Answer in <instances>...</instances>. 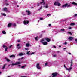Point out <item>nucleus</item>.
Returning a JSON list of instances; mask_svg holds the SVG:
<instances>
[{"instance_id": "obj_1", "label": "nucleus", "mask_w": 77, "mask_h": 77, "mask_svg": "<svg viewBox=\"0 0 77 77\" xmlns=\"http://www.w3.org/2000/svg\"><path fill=\"white\" fill-rule=\"evenodd\" d=\"M58 74L57 73L55 72L52 74L51 76H50L49 77H56Z\"/></svg>"}, {"instance_id": "obj_2", "label": "nucleus", "mask_w": 77, "mask_h": 77, "mask_svg": "<svg viewBox=\"0 0 77 77\" xmlns=\"http://www.w3.org/2000/svg\"><path fill=\"white\" fill-rule=\"evenodd\" d=\"M44 39H42L41 41V42L43 45H47V42H44Z\"/></svg>"}, {"instance_id": "obj_3", "label": "nucleus", "mask_w": 77, "mask_h": 77, "mask_svg": "<svg viewBox=\"0 0 77 77\" xmlns=\"http://www.w3.org/2000/svg\"><path fill=\"white\" fill-rule=\"evenodd\" d=\"M29 22L25 20L23 21V24H24L25 25H27V24H29Z\"/></svg>"}, {"instance_id": "obj_4", "label": "nucleus", "mask_w": 77, "mask_h": 77, "mask_svg": "<svg viewBox=\"0 0 77 77\" xmlns=\"http://www.w3.org/2000/svg\"><path fill=\"white\" fill-rule=\"evenodd\" d=\"M54 5L55 6H56V5H58V6H60V4L58 2H55L54 3Z\"/></svg>"}, {"instance_id": "obj_5", "label": "nucleus", "mask_w": 77, "mask_h": 77, "mask_svg": "<svg viewBox=\"0 0 77 77\" xmlns=\"http://www.w3.org/2000/svg\"><path fill=\"white\" fill-rule=\"evenodd\" d=\"M21 63L20 62H17L15 64L12 63L11 65H19V64H20Z\"/></svg>"}, {"instance_id": "obj_6", "label": "nucleus", "mask_w": 77, "mask_h": 77, "mask_svg": "<svg viewBox=\"0 0 77 77\" xmlns=\"http://www.w3.org/2000/svg\"><path fill=\"white\" fill-rule=\"evenodd\" d=\"M64 67L66 68V70H68V71H71V69H72V67H70L69 69H68L65 66V65H64Z\"/></svg>"}, {"instance_id": "obj_7", "label": "nucleus", "mask_w": 77, "mask_h": 77, "mask_svg": "<svg viewBox=\"0 0 77 77\" xmlns=\"http://www.w3.org/2000/svg\"><path fill=\"white\" fill-rule=\"evenodd\" d=\"M36 67L37 68V69H41V67L39 66V63L37 64Z\"/></svg>"}, {"instance_id": "obj_8", "label": "nucleus", "mask_w": 77, "mask_h": 77, "mask_svg": "<svg viewBox=\"0 0 77 77\" xmlns=\"http://www.w3.org/2000/svg\"><path fill=\"white\" fill-rule=\"evenodd\" d=\"M10 57H12L13 59H14L15 57V56L14 55H12L10 56Z\"/></svg>"}, {"instance_id": "obj_9", "label": "nucleus", "mask_w": 77, "mask_h": 77, "mask_svg": "<svg viewBox=\"0 0 77 77\" xmlns=\"http://www.w3.org/2000/svg\"><path fill=\"white\" fill-rule=\"evenodd\" d=\"M45 40H47V42H50V39L48 38H45Z\"/></svg>"}, {"instance_id": "obj_10", "label": "nucleus", "mask_w": 77, "mask_h": 77, "mask_svg": "<svg viewBox=\"0 0 77 77\" xmlns=\"http://www.w3.org/2000/svg\"><path fill=\"white\" fill-rule=\"evenodd\" d=\"M19 46H20V44H17V47L18 49H20V48H21V47H19Z\"/></svg>"}, {"instance_id": "obj_11", "label": "nucleus", "mask_w": 77, "mask_h": 77, "mask_svg": "<svg viewBox=\"0 0 77 77\" xmlns=\"http://www.w3.org/2000/svg\"><path fill=\"white\" fill-rule=\"evenodd\" d=\"M27 13L28 14V15H30V12L29 10H27L26 11Z\"/></svg>"}, {"instance_id": "obj_12", "label": "nucleus", "mask_w": 77, "mask_h": 77, "mask_svg": "<svg viewBox=\"0 0 77 77\" xmlns=\"http://www.w3.org/2000/svg\"><path fill=\"white\" fill-rule=\"evenodd\" d=\"M68 6V4L66 3V4H64V5H63L62 6V7H66V6Z\"/></svg>"}, {"instance_id": "obj_13", "label": "nucleus", "mask_w": 77, "mask_h": 77, "mask_svg": "<svg viewBox=\"0 0 77 77\" xmlns=\"http://www.w3.org/2000/svg\"><path fill=\"white\" fill-rule=\"evenodd\" d=\"M41 4H42V3H43V5H45V2H44V0H42V2H40Z\"/></svg>"}, {"instance_id": "obj_14", "label": "nucleus", "mask_w": 77, "mask_h": 77, "mask_svg": "<svg viewBox=\"0 0 77 77\" xmlns=\"http://www.w3.org/2000/svg\"><path fill=\"white\" fill-rule=\"evenodd\" d=\"M24 54L22 53H20L19 54V56H23L24 55Z\"/></svg>"}, {"instance_id": "obj_15", "label": "nucleus", "mask_w": 77, "mask_h": 77, "mask_svg": "<svg viewBox=\"0 0 77 77\" xmlns=\"http://www.w3.org/2000/svg\"><path fill=\"white\" fill-rule=\"evenodd\" d=\"M69 40H72L73 39V38L71 37H69Z\"/></svg>"}, {"instance_id": "obj_16", "label": "nucleus", "mask_w": 77, "mask_h": 77, "mask_svg": "<svg viewBox=\"0 0 77 77\" xmlns=\"http://www.w3.org/2000/svg\"><path fill=\"white\" fill-rule=\"evenodd\" d=\"M11 25H12L11 23H9L8 25V27H10L11 26Z\"/></svg>"}, {"instance_id": "obj_17", "label": "nucleus", "mask_w": 77, "mask_h": 77, "mask_svg": "<svg viewBox=\"0 0 77 77\" xmlns=\"http://www.w3.org/2000/svg\"><path fill=\"white\" fill-rule=\"evenodd\" d=\"M72 5H76V6H77V3L74 2H72Z\"/></svg>"}, {"instance_id": "obj_18", "label": "nucleus", "mask_w": 77, "mask_h": 77, "mask_svg": "<svg viewBox=\"0 0 77 77\" xmlns=\"http://www.w3.org/2000/svg\"><path fill=\"white\" fill-rule=\"evenodd\" d=\"M29 45H30V44H29V43H27L26 44V47H29Z\"/></svg>"}, {"instance_id": "obj_19", "label": "nucleus", "mask_w": 77, "mask_h": 77, "mask_svg": "<svg viewBox=\"0 0 77 77\" xmlns=\"http://www.w3.org/2000/svg\"><path fill=\"white\" fill-rule=\"evenodd\" d=\"M2 33H3V34H4V35H6V32H5V31H2Z\"/></svg>"}, {"instance_id": "obj_20", "label": "nucleus", "mask_w": 77, "mask_h": 77, "mask_svg": "<svg viewBox=\"0 0 77 77\" xmlns=\"http://www.w3.org/2000/svg\"><path fill=\"white\" fill-rule=\"evenodd\" d=\"M5 59L7 62H10V60L8 59H7V58H5Z\"/></svg>"}, {"instance_id": "obj_21", "label": "nucleus", "mask_w": 77, "mask_h": 77, "mask_svg": "<svg viewBox=\"0 0 77 77\" xmlns=\"http://www.w3.org/2000/svg\"><path fill=\"white\" fill-rule=\"evenodd\" d=\"M30 51H29L26 54H28V55H30L31 54V53H30Z\"/></svg>"}, {"instance_id": "obj_22", "label": "nucleus", "mask_w": 77, "mask_h": 77, "mask_svg": "<svg viewBox=\"0 0 77 77\" xmlns=\"http://www.w3.org/2000/svg\"><path fill=\"white\" fill-rule=\"evenodd\" d=\"M7 65L6 64H5L4 65V66L2 67V69H4V68H5V66Z\"/></svg>"}, {"instance_id": "obj_23", "label": "nucleus", "mask_w": 77, "mask_h": 77, "mask_svg": "<svg viewBox=\"0 0 77 77\" xmlns=\"http://www.w3.org/2000/svg\"><path fill=\"white\" fill-rule=\"evenodd\" d=\"M6 10H7V8H3V11H6Z\"/></svg>"}, {"instance_id": "obj_24", "label": "nucleus", "mask_w": 77, "mask_h": 77, "mask_svg": "<svg viewBox=\"0 0 77 77\" xmlns=\"http://www.w3.org/2000/svg\"><path fill=\"white\" fill-rule=\"evenodd\" d=\"M8 47H6V48H5V51H8Z\"/></svg>"}, {"instance_id": "obj_25", "label": "nucleus", "mask_w": 77, "mask_h": 77, "mask_svg": "<svg viewBox=\"0 0 77 77\" xmlns=\"http://www.w3.org/2000/svg\"><path fill=\"white\" fill-rule=\"evenodd\" d=\"M26 66H26V65H25V66H22L21 68H25V67H26Z\"/></svg>"}, {"instance_id": "obj_26", "label": "nucleus", "mask_w": 77, "mask_h": 77, "mask_svg": "<svg viewBox=\"0 0 77 77\" xmlns=\"http://www.w3.org/2000/svg\"><path fill=\"white\" fill-rule=\"evenodd\" d=\"M70 63H71V66H72V60H71Z\"/></svg>"}, {"instance_id": "obj_27", "label": "nucleus", "mask_w": 77, "mask_h": 77, "mask_svg": "<svg viewBox=\"0 0 77 77\" xmlns=\"http://www.w3.org/2000/svg\"><path fill=\"white\" fill-rule=\"evenodd\" d=\"M70 25L71 26H74V25H75V23H71Z\"/></svg>"}, {"instance_id": "obj_28", "label": "nucleus", "mask_w": 77, "mask_h": 77, "mask_svg": "<svg viewBox=\"0 0 77 77\" xmlns=\"http://www.w3.org/2000/svg\"><path fill=\"white\" fill-rule=\"evenodd\" d=\"M68 33L69 34H70V35H72V33H71V32H68Z\"/></svg>"}, {"instance_id": "obj_29", "label": "nucleus", "mask_w": 77, "mask_h": 77, "mask_svg": "<svg viewBox=\"0 0 77 77\" xmlns=\"http://www.w3.org/2000/svg\"><path fill=\"white\" fill-rule=\"evenodd\" d=\"M61 31H62V32H64V31H65V29H61Z\"/></svg>"}, {"instance_id": "obj_30", "label": "nucleus", "mask_w": 77, "mask_h": 77, "mask_svg": "<svg viewBox=\"0 0 77 77\" xmlns=\"http://www.w3.org/2000/svg\"><path fill=\"white\" fill-rule=\"evenodd\" d=\"M38 37H37L35 38V40H36V41H38Z\"/></svg>"}, {"instance_id": "obj_31", "label": "nucleus", "mask_w": 77, "mask_h": 77, "mask_svg": "<svg viewBox=\"0 0 77 77\" xmlns=\"http://www.w3.org/2000/svg\"><path fill=\"white\" fill-rule=\"evenodd\" d=\"M44 7L45 8H48V5H47L46 6H44Z\"/></svg>"}, {"instance_id": "obj_32", "label": "nucleus", "mask_w": 77, "mask_h": 77, "mask_svg": "<svg viewBox=\"0 0 77 77\" xmlns=\"http://www.w3.org/2000/svg\"><path fill=\"white\" fill-rule=\"evenodd\" d=\"M7 46H6L5 45H3V46H2V47L3 48H5V47H6Z\"/></svg>"}, {"instance_id": "obj_33", "label": "nucleus", "mask_w": 77, "mask_h": 77, "mask_svg": "<svg viewBox=\"0 0 77 77\" xmlns=\"http://www.w3.org/2000/svg\"><path fill=\"white\" fill-rule=\"evenodd\" d=\"M13 45H11L9 47V48L11 49V47H12V46H13Z\"/></svg>"}, {"instance_id": "obj_34", "label": "nucleus", "mask_w": 77, "mask_h": 77, "mask_svg": "<svg viewBox=\"0 0 77 77\" xmlns=\"http://www.w3.org/2000/svg\"><path fill=\"white\" fill-rule=\"evenodd\" d=\"M42 6H41V7H40V8L38 9V11H40V10H41V9H42Z\"/></svg>"}, {"instance_id": "obj_35", "label": "nucleus", "mask_w": 77, "mask_h": 77, "mask_svg": "<svg viewBox=\"0 0 77 77\" xmlns=\"http://www.w3.org/2000/svg\"><path fill=\"white\" fill-rule=\"evenodd\" d=\"M12 25L13 26H14V27H15V26H16V25L15 23H14V24H12Z\"/></svg>"}, {"instance_id": "obj_36", "label": "nucleus", "mask_w": 77, "mask_h": 77, "mask_svg": "<svg viewBox=\"0 0 77 77\" xmlns=\"http://www.w3.org/2000/svg\"><path fill=\"white\" fill-rule=\"evenodd\" d=\"M2 15H4V16H6V14H2Z\"/></svg>"}, {"instance_id": "obj_37", "label": "nucleus", "mask_w": 77, "mask_h": 77, "mask_svg": "<svg viewBox=\"0 0 77 77\" xmlns=\"http://www.w3.org/2000/svg\"><path fill=\"white\" fill-rule=\"evenodd\" d=\"M53 57H56L57 55L56 54L54 55H53Z\"/></svg>"}, {"instance_id": "obj_38", "label": "nucleus", "mask_w": 77, "mask_h": 77, "mask_svg": "<svg viewBox=\"0 0 77 77\" xmlns=\"http://www.w3.org/2000/svg\"><path fill=\"white\" fill-rule=\"evenodd\" d=\"M48 64V63L47 62H46V63H45V66L47 65V64Z\"/></svg>"}, {"instance_id": "obj_39", "label": "nucleus", "mask_w": 77, "mask_h": 77, "mask_svg": "<svg viewBox=\"0 0 77 77\" xmlns=\"http://www.w3.org/2000/svg\"><path fill=\"white\" fill-rule=\"evenodd\" d=\"M74 17H77V14H76L74 15Z\"/></svg>"}, {"instance_id": "obj_40", "label": "nucleus", "mask_w": 77, "mask_h": 77, "mask_svg": "<svg viewBox=\"0 0 77 77\" xmlns=\"http://www.w3.org/2000/svg\"><path fill=\"white\" fill-rule=\"evenodd\" d=\"M25 50H29V49L27 48H25Z\"/></svg>"}, {"instance_id": "obj_41", "label": "nucleus", "mask_w": 77, "mask_h": 77, "mask_svg": "<svg viewBox=\"0 0 77 77\" xmlns=\"http://www.w3.org/2000/svg\"><path fill=\"white\" fill-rule=\"evenodd\" d=\"M51 15V14H47V16H48V15Z\"/></svg>"}, {"instance_id": "obj_42", "label": "nucleus", "mask_w": 77, "mask_h": 77, "mask_svg": "<svg viewBox=\"0 0 77 77\" xmlns=\"http://www.w3.org/2000/svg\"><path fill=\"white\" fill-rule=\"evenodd\" d=\"M35 53V52H32L31 54H33Z\"/></svg>"}, {"instance_id": "obj_43", "label": "nucleus", "mask_w": 77, "mask_h": 77, "mask_svg": "<svg viewBox=\"0 0 77 77\" xmlns=\"http://www.w3.org/2000/svg\"><path fill=\"white\" fill-rule=\"evenodd\" d=\"M17 42H20V40H17Z\"/></svg>"}, {"instance_id": "obj_44", "label": "nucleus", "mask_w": 77, "mask_h": 77, "mask_svg": "<svg viewBox=\"0 0 77 77\" xmlns=\"http://www.w3.org/2000/svg\"><path fill=\"white\" fill-rule=\"evenodd\" d=\"M40 20H43V18H40Z\"/></svg>"}, {"instance_id": "obj_45", "label": "nucleus", "mask_w": 77, "mask_h": 77, "mask_svg": "<svg viewBox=\"0 0 77 77\" xmlns=\"http://www.w3.org/2000/svg\"><path fill=\"white\" fill-rule=\"evenodd\" d=\"M72 28L71 27H69V29H71Z\"/></svg>"}, {"instance_id": "obj_46", "label": "nucleus", "mask_w": 77, "mask_h": 77, "mask_svg": "<svg viewBox=\"0 0 77 77\" xmlns=\"http://www.w3.org/2000/svg\"><path fill=\"white\" fill-rule=\"evenodd\" d=\"M67 44V42H65L64 43V44Z\"/></svg>"}, {"instance_id": "obj_47", "label": "nucleus", "mask_w": 77, "mask_h": 77, "mask_svg": "<svg viewBox=\"0 0 77 77\" xmlns=\"http://www.w3.org/2000/svg\"><path fill=\"white\" fill-rule=\"evenodd\" d=\"M71 6V5H69L67 6H68V7H69V6Z\"/></svg>"}, {"instance_id": "obj_48", "label": "nucleus", "mask_w": 77, "mask_h": 77, "mask_svg": "<svg viewBox=\"0 0 77 77\" xmlns=\"http://www.w3.org/2000/svg\"><path fill=\"white\" fill-rule=\"evenodd\" d=\"M68 54H70V55L71 54L69 52H68Z\"/></svg>"}, {"instance_id": "obj_49", "label": "nucleus", "mask_w": 77, "mask_h": 77, "mask_svg": "<svg viewBox=\"0 0 77 77\" xmlns=\"http://www.w3.org/2000/svg\"><path fill=\"white\" fill-rule=\"evenodd\" d=\"M38 6H39V4H37Z\"/></svg>"}, {"instance_id": "obj_50", "label": "nucleus", "mask_w": 77, "mask_h": 77, "mask_svg": "<svg viewBox=\"0 0 77 77\" xmlns=\"http://www.w3.org/2000/svg\"><path fill=\"white\" fill-rule=\"evenodd\" d=\"M49 26H51V24H49Z\"/></svg>"}, {"instance_id": "obj_51", "label": "nucleus", "mask_w": 77, "mask_h": 77, "mask_svg": "<svg viewBox=\"0 0 77 77\" xmlns=\"http://www.w3.org/2000/svg\"><path fill=\"white\" fill-rule=\"evenodd\" d=\"M6 5H8L9 4H8V3H7V4H6Z\"/></svg>"}, {"instance_id": "obj_52", "label": "nucleus", "mask_w": 77, "mask_h": 77, "mask_svg": "<svg viewBox=\"0 0 77 77\" xmlns=\"http://www.w3.org/2000/svg\"><path fill=\"white\" fill-rule=\"evenodd\" d=\"M53 47H54V48H56V47L54 46Z\"/></svg>"}, {"instance_id": "obj_53", "label": "nucleus", "mask_w": 77, "mask_h": 77, "mask_svg": "<svg viewBox=\"0 0 77 77\" xmlns=\"http://www.w3.org/2000/svg\"><path fill=\"white\" fill-rule=\"evenodd\" d=\"M24 59V57H22L21 58V59Z\"/></svg>"}, {"instance_id": "obj_54", "label": "nucleus", "mask_w": 77, "mask_h": 77, "mask_svg": "<svg viewBox=\"0 0 77 77\" xmlns=\"http://www.w3.org/2000/svg\"><path fill=\"white\" fill-rule=\"evenodd\" d=\"M59 52H60L59 51H57V53H59Z\"/></svg>"}, {"instance_id": "obj_55", "label": "nucleus", "mask_w": 77, "mask_h": 77, "mask_svg": "<svg viewBox=\"0 0 77 77\" xmlns=\"http://www.w3.org/2000/svg\"><path fill=\"white\" fill-rule=\"evenodd\" d=\"M2 72H0V74H1Z\"/></svg>"}, {"instance_id": "obj_56", "label": "nucleus", "mask_w": 77, "mask_h": 77, "mask_svg": "<svg viewBox=\"0 0 77 77\" xmlns=\"http://www.w3.org/2000/svg\"><path fill=\"white\" fill-rule=\"evenodd\" d=\"M65 49H66V48H64V49H63V50H65Z\"/></svg>"}, {"instance_id": "obj_57", "label": "nucleus", "mask_w": 77, "mask_h": 77, "mask_svg": "<svg viewBox=\"0 0 77 77\" xmlns=\"http://www.w3.org/2000/svg\"><path fill=\"white\" fill-rule=\"evenodd\" d=\"M75 41H77V39H75Z\"/></svg>"}, {"instance_id": "obj_58", "label": "nucleus", "mask_w": 77, "mask_h": 77, "mask_svg": "<svg viewBox=\"0 0 77 77\" xmlns=\"http://www.w3.org/2000/svg\"><path fill=\"white\" fill-rule=\"evenodd\" d=\"M18 66H21V65H19Z\"/></svg>"}, {"instance_id": "obj_59", "label": "nucleus", "mask_w": 77, "mask_h": 77, "mask_svg": "<svg viewBox=\"0 0 77 77\" xmlns=\"http://www.w3.org/2000/svg\"><path fill=\"white\" fill-rule=\"evenodd\" d=\"M59 47H61V46H59Z\"/></svg>"}, {"instance_id": "obj_60", "label": "nucleus", "mask_w": 77, "mask_h": 77, "mask_svg": "<svg viewBox=\"0 0 77 77\" xmlns=\"http://www.w3.org/2000/svg\"><path fill=\"white\" fill-rule=\"evenodd\" d=\"M17 7H19V6L17 5Z\"/></svg>"}, {"instance_id": "obj_61", "label": "nucleus", "mask_w": 77, "mask_h": 77, "mask_svg": "<svg viewBox=\"0 0 77 77\" xmlns=\"http://www.w3.org/2000/svg\"><path fill=\"white\" fill-rule=\"evenodd\" d=\"M69 76H70V75H69Z\"/></svg>"}, {"instance_id": "obj_62", "label": "nucleus", "mask_w": 77, "mask_h": 77, "mask_svg": "<svg viewBox=\"0 0 77 77\" xmlns=\"http://www.w3.org/2000/svg\"><path fill=\"white\" fill-rule=\"evenodd\" d=\"M46 5H47V4H46Z\"/></svg>"}, {"instance_id": "obj_63", "label": "nucleus", "mask_w": 77, "mask_h": 77, "mask_svg": "<svg viewBox=\"0 0 77 77\" xmlns=\"http://www.w3.org/2000/svg\"><path fill=\"white\" fill-rule=\"evenodd\" d=\"M67 77H69V76H68Z\"/></svg>"}, {"instance_id": "obj_64", "label": "nucleus", "mask_w": 77, "mask_h": 77, "mask_svg": "<svg viewBox=\"0 0 77 77\" xmlns=\"http://www.w3.org/2000/svg\"><path fill=\"white\" fill-rule=\"evenodd\" d=\"M76 42H77V41Z\"/></svg>"}]
</instances>
